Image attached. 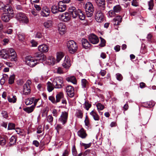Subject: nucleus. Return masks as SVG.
I'll list each match as a JSON object with an SVG mask.
<instances>
[{
  "mask_svg": "<svg viewBox=\"0 0 156 156\" xmlns=\"http://www.w3.org/2000/svg\"><path fill=\"white\" fill-rule=\"evenodd\" d=\"M67 47L69 52L73 54L77 51L78 46L76 42L73 41H69L67 43Z\"/></svg>",
  "mask_w": 156,
  "mask_h": 156,
  "instance_id": "1",
  "label": "nucleus"
},
{
  "mask_svg": "<svg viewBox=\"0 0 156 156\" xmlns=\"http://www.w3.org/2000/svg\"><path fill=\"white\" fill-rule=\"evenodd\" d=\"M16 18L20 23L27 24L29 23V19L26 15L22 12H20L16 15Z\"/></svg>",
  "mask_w": 156,
  "mask_h": 156,
  "instance_id": "2",
  "label": "nucleus"
},
{
  "mask_svg": "<svg viewBox=\"0 0 156 156\" xmlns=\"http://www.w3.org/2000/svg\"><path fill=\"white\" fill-rule=\"evenodd\" d=\"M86 15L88 17L92 16L94 11V7L92 4L90 2H87L85 7Z\"/></svg>",
  "mask_w": 156,
  "mask_h": 156,
  "instance_id": "3",
  "label": "nucleus"
},
{
  "mask_svg": "<svg viewBox=\"0 0 156 156\" xmlns=\"http://www.w3.org/2000/svg\"><path fill=\"white\" fill-rule=\"evenodd\" d=\"M68 116V113L66 111L62 112L58 119V121L62 123L63 125H65L67 122Z\"/></svg>",
  "mask_w": 156,
  "mask_h": 156,
  "instance_id": "4",
  "label": "nucleus"
},
{
  "mask_svg": "<svg viewBox=\"0 0 156 156\" xmlns=\"http://www.w3.org/2000/svg\"><path fill=\"white\" fill-rule=\"evenodd\" d=\"M7 50L9 58L10 59L11 61H16L17 60V57L15 50L12 48H7Z\"/></svg>",
  "mask_w": 156,
  "mask_h": 156,
  "instance_id": "5",
  "label": "nucleus"
},
{
  "mask_svg": "<svg viewBox=\"0 0 156 156\" xmlns=\"http://www.w3.org/2000/svg\"><path fill=\"white\" fill-rule=\"evenodd\" d=\"M31 81L28 80L24 84L23 87V94L25 95H28L30 93V85L31 84Z\"/></svg>",
  "mask_w": 156,
  "mask_h": 156,
  "instance_id": "6",
  "label": "nucleus"
},
{
  "mask_svg": "<svg viewBox=\"0 0 156 156\" xmlns=\"http://www.w3.org/2000/svg\"><path fill=\"white\" fill-rule=\"evenodd\" d=\"M63 83L62 78L60 77H56L53 80V85L56 88H60L62 87Z\"/></svg>",
  "mask_w": 156,
  "mask_h": 156,
  "instance_id": "7",
  "label": "nucleus"
},
{
  "mask_svg": "<svg viewBox=\"0 0 156 156\" xmlns=\"http://www.w3.org/2000/svg\"><path fill=\"white\" fill-rule=\"evenodd\" d=\"M58 18L61 21L67 22L70 20L71 16L69 13L66 12L60 14L58 16Z\"/></svg>",
  "mask_w": 156,
  "mask_h": 156,
  "instance_id": "8",
  "label": "nucleus"
},
{
  "mask_svg": "<svg viewBox=\"0 0 156 156\" xmlns=\"http://www.w3.org/2000/svg\"><path fill=\"white\" fill-rule=\"evenodd\" d=\"M26 59L27 63L30 67H33L37 64V60L30 56L27 57Z\"/></svg>",
  "mask_w": 156,
  "mask_h": 156,
  "instance_id": "9",
  "label": "nucleus"
},
{
  "mask_svg": "<svg viewBox=\"0 0 156 156\" xmlns=\"http://www.w3.org/2000/svg\"><path fill=\"white\" fill-rule=\"evenodd\" d=\"M80 9H77L74 6H72L69 8V11L72 17L73 18H75L77 17L78 14L79 13V10Z\"/></svg>",
  "mask_w": 156,
  "mask_h": 156,
  "instance_id": "10",
  "label": "nucleus"
},
{
  "mask_svg": "<svg viewBox=\"0 0 156 156\" xmlns=\"http://www.w3.org/2000/svg\"><path fill=\"white\" fill-rule=\"evenodd\" d=\"M95 19L99 23L102 22L104 20V16L100 10H98L95 13Z\"/></svg>",
  "mask_w": 156,
  "mask_h": 156,
  "instance_id": "11",
  "label": "nucleus"
},
{
  "mask_svg": "<svg viewBox=\"0 0 156 156\" xmlns=\"http://www.w3.org/2000/svg\"><path fill=\"white\" fill-rule=\"evenodd\" d=\"M88 38L90 42L93 44H97L99 41L97 36L93 34H90Z\"/></svg>",
  "mask_w": 156,
  "mask_h": 156,
  "instance_id": "12",
  "label": "nucleus"
},
{
  "mask_svg": "<svg viewBox=\"0 0 156 156\" xmlns=\"http://www.w3.org/2000/svg\"><path fill=\"white\" fill-rule=\"evenodd\" d=\"M66 91L67 95L70 98H73L74 95V88L71 86H68L66 88Z\"/></svg>",
  "mask_w": 156,
  "mask_h": 156,
  "instance_id": "13",
  "label": "nucleus"
},
{
  "mask_svg": "<svg viewBox=\"0 0 156 156\" xmlns=\"http://www.w3.org/2000/svg\"><path fill=\"white\" fill-rule=\"evenodd\" d=\"M3 10L5 12V13L9 14L10 16H13V11L11 6L9 5L5 6Z\"/></svg>",
  "mask_w": 156,
  "mask_h": 156,
  "instance_id": "14",
  "label": "nucleus"
},
{
  "mask_svg": "<svg viewBox=\"0 0 156 156\" xmlns=\"http://www.w3.org/2000/svg\"><path fill=\"white\" fill-rule=\"evenodd\" d=\"M8 55L7 48L2 49L0 51V56L3 59L9 58Z\"/></svg>",
  "mask_w": 156,
  "mask_h": 156,
  "instance_id": "15",
  "label": "nucleus"
},
{
  "mask_svg": "<svg viewBox=\"0 0 156 156\" xmlns=\"http://www.w3.org/2000/svg\"><path fill=\"white\" fill-rule=\"evenodd\" d=\"M58 30L61 34H64L66 29V25L63 23H60L58 25Z\"/></svg>",
  "mask_w": 156,
  "mask_h": 156,
  "instance_id": "16",
  "label": "nucleus"
},
{
  "mask_svg": "<svg viewBox=\"0 0 156 156\" xmlns=\"http://www.w3.org/2000/svg\"><path fill=\"white\" fill-rule=\"evenodd\" d=\"M38 50L40 52L42 53H46L49 50L48 46L45 44H42L38 46Z\"/></svg>",
  "mask_w": 156,
  "mask_h": 156,
  "instance_id": "17",
  "label": "nucleus"
},
{
  "mask_svg": "<svg viewBox=\"0 0 156 156\" xmlns=\"http://www.w3.org/2000/svg\"><path fill=\"white\" fill-rule=\"evenodd\" d=\"M71 65L69 57L67 56H66L64 61L62 64V66L66 69H68L71 66Z\"/></svg>",
  "mask_w": 156,
  "mask_h": 156,
  "instance_id": "18",
  "label": "nucleus"
},
{
  "mask_svg": "<svg viewBox=\"0 0 156 156\" xmlns=\"http://www.w3.org/2000/svg\"><path fill=\"white\" fill-rule=\"evenodd\" d=\"M77 134L79 137L82 139L85 138L87 136L86 131L83 128H81L78 131Z\"/></svg>",
  "mask_w": 156,
  "mask_h": 156,
  "instance_id": "19",
  "label": "nucleus"
},
{
  "mask_svg": "<svg viewBox=\"0 0 156 156\" xmlns=\"http://www.w3.org/2000/svg\"><path fill=\"white\" fill-rule=\"evenodd\" d=\"M59 12L64 11L66 9V5L62 2H59L58 4Z\"/></svg>",
  "mask_w": 156,
  "mask_h": 156,
  "instance_id": "20",
  "label": "nucleus"
},
{
  "mask_svg": "<svg viewBox=\"0 0 156 156\" xmlns=\"http://www.w3.org/2000/svg\"><path fill=\"white\" fill-rule=\"evenodd\" d=\"M81 42L83 47L85 49H88L90 47V44L86 39H82Z\"/></svg>",
  "mask_w": 156,
  "mask_h": 156,
  "instance_id": "21",
  "label": "nucleus"
},
{
  "mask_svg": "<svg viewBox=\"0 0 156 156\" xmlns=\"http://www.w3.org/2000/svg\"><path fill=\"white\" fill-rule=\"evenodd\" d=\"M50 10L46 7H44L41 12V15L43 16H47L49 15Z\"/></svg>",
  "mask_w": 156,
  "mask_h": 156,
  "instance_id": "22",
  "label": "nucleus"
},
{
  "mask_svg": "<svg viewBox=\"0 0 156 156\" xmlns=\"http://www.w3.org/2000/svg\"><path fill=\"white\" fill-rule=\"evenodd\" d=\"M122 19V17L120 16H116L113 19V21L114 22H115L114 25H118L119 23L121 22Z\"/></svg>",
  "mask_w": 156,
  "mask_h": 156,
  "instance_id": "23",
  "label": "nucleus"
},
{
  "mask_svg": "<svg viewBox=\"0 0 156 156\" xmlns=\"http://www.w3.org/2000/svg\"><path fill=\"white\" fill-rule=\"evenodd\" d=\"M53 22L52 20H48L44 22V25L45 28H51L53 25Z\"/></svg>",
  "mask_w": 156,
  "mask_h": 156,
  "instance_id": "24",
  "label": "nucleus"
},
{
  "mask_svg": "<svg viewBox=\"0 0 156 156\" xmlns=\"http://www.w3.org/2000/svg\"><path fill=\"white\" fill-rule=\"evenodd\" d=\"M90 114L92 116L94 119L95 121H98L99 119V117L98 114L94 110L92 111Z\"/></svg>",
  "mask_w": 156,
  "mask_h": 156,
  "instance_id": "25",
  "label": "nucleus"
},
{
  "mask_svg": "<svg viewBox=\"0 0 156 156\" xmlns=\"http://www.w3.org/2000/svg\"><path fill=\"white\" fill-rule=\"evenodd\" d=\"M66 80L68 82H71L73 84H75L76 83V80L75 76H70L67 77Z\"/></svg>",
  "mask_w": 156,
  "mask_h": 156,
  "instance_id": "26",
  "label": "nucleus"
},
{
  "mask_svg": "<svg viewBox=\"0 0 156 156\" xmlns=\"http://www.w3.org/2000/svg\"><path fill=\"white\" fill-rule=\"evenodd\" d=\"M35 108L34 105H32L30 107L23 108V110L27 113H30L33 111Z\"/></svg>",
  "mask_w": 156,
  "mask_h": 156,
  "instance_id": "27",
  "label": "nucleus"
},
{
  "mask_svg": "<svg viewBox=\"0 0 156 156\" xmlns=\"http://www.w3.org/2000/svg\"><path fill=\"white\" fill-rule=\"evenodd\" d=\"M11 17H12L10 16L9 14L5 13L3 14L2 16V20L4 22H7L10 20Z\"/></svg>",
  "mask_w": 156,
  "mask_h": 156,
  "instance_id": "28",
  "label": "nucleus"
},
{
  "mask_svg": "<svg viewBox=\"0 0 156 156\" xmlns=\"http://www.w3.org/2000/svg\"><path fill=\"white\" fill-rule=\"evenodd\" d=\"M96 3L98 6L104 7L105 5V0H95Z\"/></svg>",
  "mask_w": 156,
  "mask_h": 156,
  "instance_id": "29",
  "label": "nucleus"
},
{
  "mask_svg": "<svg viewBox=\"0 0 156 156\" xmlns=\"http://www.w3.org/2000/svg\"><path fill=\"white\" fill-rule=\"evenodd\" d=\"M63 97L64 95L62 93L60 92L56 96L57 103L59 102L60 100L63 98Z\"/></svg>",
  "mask_w": 156,
  "mask_h": 156,
  "instance_id": "30",
  "label": "nucleus"
},
{
  "mask_svg": "<svg viewBox=\"0 0 156 156\" xmlns=\"http://www.w3.org/2000/svg\"><path fill=\"white\" fill-rule=\"evenodd\" d=\"M46 62L49 65H54L55 63V59L51 57H49L48 58H46Z\"/></svg>",
  "mask_w": 156,
  "mask_h": 156,
  "instance_id": "31",
  "label": "nucleus"
},
{
  "mask_svg": "<svg viewBox=\"0 0 156 156\" xmlns=\"http://www.w3.org/2000/svg\"><path fill=\"white\" fill-rule=\"evenodd\" d=\"M56 60L58 62H59L64 56V54L62 52H58L56 54Z\"/></svg>",
  "mask_w": 156,
  "mask_h": 156,
  "instance_id": "32",
  "label": "nucleus"
},
{
  "mask_svg": "<svg viewBox=\"0 0 156 156\" xmlns=\"http://www.w3.org/2000/svg\"><path fill=\"white\" fill-rule=\"evenodd\" d=\"M34 98H28L25 100V103L26 105H28L33 103L34 101Z\"/></svg>",
  "mask_w": 156,
  "mask_h": 156,
  "instance_id": "33",
  "label": "nucleus"
},
{
  "mask_svg": "<svg viewBox=\"0 0 156 156\" xmlns=\"http://www.w3.org/2000/svg\"><path fill=\"white\" fill-rule=\"evenodd\" d=\"M58 5H52L51 8V11L54 14H55L58 12H59L58 10Z\"/></svg>",
  "mask_w": 156,
  "mask_h": 156,
  "instance_id": "34",
  "label": "nucleus"
},
{
  "mask_svg": "<svg viewBox=\"0 0 156 156\" xmlns=\"http://www.w3.org/2000/svg\"><path fill=\"white\" fill-rule=\"evenodd\" d=\"M47 89L48 92H51L54 89L53 85L50 82H48L47 83Z\"/></svg>",
  "mask_w": 156,
  "mask_h": 156,
  "instance_id": "35",
  "label": "nucleus"
},
{
  "mask_svg": "<svg viewBox=\"0 0 156 156\" xmlns=\"http://www.w3.org/2000/svg\"><path fill=\"white\" fill-rule=\"evenodd\" d=\"M84 108L88 111L91 107V105L89 103L88 101H85L83 105Z\"/></svg>",
  "mask_w": 156,
  "mask_h": 156,
  "instance_id": "36",
  "label": "nucleus"
},
{
  "mask_svg": "<svg viewBox=\"0 0 156 156\" xmlns=\"http://www.w3.org/2000/svg\"><path fill=\"white\" fill-rule=\"evenodd\" d=\"M18 39L20 41H24L25 39V36L23 33L19 32L18 34Z\"/></svg>",
  "mask_w": 156,
  "mask_h": 156,
  "instance_id": "37",
  "label": "nucleus"
},
{
  "mask_svg": "<svg viewBox=\"0 0 156 156\" xmlns=\"http://www.w3.org/2000/svg\"><path fill=\"white\" fill-rule=\"evenodd\" d=\"M76 116L78 118L82 119L83 116V113L80 110H77L75 114Z\"/></svg>",
  "mask_w": 156,
  "mask_h": 156,
  "instance_id": "38",
  "label": "nucleus"
},
{
  "mask_svg": "<svg viewBox=\"0 0 156 156\" xmlns=\"http://www.w3.org/2000/svg\"><path fill=\"white\" fill-rule=\"evenodd\" d=\"M79 13L78 14L77 17L81 20H84L85 16L84 14L82 12L81 10H79Z\"/></svg>",
  "mask_w": 156,
  "mask_h": 156,
  "instance_id": "39",
  "label": "nucleus"
},
{
  "mask_svg": "<svg viewBox=\"0 0 156 156\" xmlns=\"http://www.w3.org/2000/svg\"><path fill=\"white\" fill-rule=\"evenodd\" d=\"M16 137L15 136H12L10 139V144L11 145H14L16 143Z\"/></svg>",
  "mask_w": 156,
  "mask_h": 156,
  "instance_id": "40",
  "label": "nucleus"
},
{
  "mask_svg": "<svg viewBox=\"0 0 156 156\" xmlns=\"http://www.w3.org/2000/svg\"><path fill=\"white\" fill-rule=\"evenodd\" d=\"M121 9V8L119 5H117L114 6L113 7V10L115 12H119Z\"/></svg>",
  "mask_w": 156,
  "mask_h": 156,
  "instance_id": "41",
  "label": "nucleus"
},
{
  "mask_svg": "<svg viewBox=\"0 0 156 156\" xmlns=\"http://www.w3.org/2000/svg\"><path fill=\"white\" fill-rule=\"evenodd\" d=\"M7 98L9 101L10 102L14 103L16 102V96H12V98H11L9 96H8Z\"/></svg>",
  "mask_w": 156,
  "mask_h": 156,
  "instance_id": "42",
  "label": "nucleus"
},
{
  "mask_svg": "<svg viewBox=\"0 0 156 156\" xmlns=\"http://www.w3.org/2000/svg\"><path fill=\"white\" fill-rule=\"evenodd\" d=\"M15 78V76L14 74L10 76L9 80V84H12L14 82Z\"/></svg>",
  "mask_w": 156,
  "mask_h": 156,
  "instance_id": "43",
  "label": "nucleus"
},
{
  "mask_svg": "<svg viewBox=\"0 0 156 156\" xmlns=\"http://www.w3.org/2000/svg\"><path fill=\"white\" fill-rule=\"evenodd\" d=\"M115 12L114 10H111L108 12V17H113L115 16Z\"/></svg>",
  "mask_w": 156,
  "mask_h": 156,
  "instance_id": "44",
  "label": "nucleus"
},
{
  "mask_svg": "<svg viewBox=\"0 0 156 156\" xmlns=\"http://www.w3.org/2000/svg\"><path fill=\"white\" fill-rule=\"evenodd\" d=\"M53 120V118L52 115H49L47 117V121L51 124H52Z\"/></svg>",
  "mask_w": 156,
  "mask_h": 156,
  "instance_id": "45",
  "label": "nucleus"
},
{
  "mask_svg": "<svg viewBox=\"0 0 156 156\" xmlns=\"http://www.w3.org/2000/svg\"><path fill=\"white\" fill-rule=\"evenodd\" d=\"M88 82L85 79H83L81 81V84L82 87L83 88L86 87L87 85V84Z\"/></svg>",
  "mask_w": 156,
  "mask_h": 156,
  "instance_id": "46",
  "label": "nucleus"
},
{
  "mask_svg": "<svg viewBox=\"0 0 156 156\" xmlns=\"http://www.w3.org/2000/svg\"><path fill=\"white\" fill-rule=\"evenodd\" d=\"M148 5L149 6L148 9L149 10H152L154 6V3L153 0H150L148 2Z\"/></svg>",
  "mask_w": 156,
  "mask_h": 156,
  "instance_id": "47",
  "label": "nucleus"
},
{
  "mask_svg": "<svg viewBox=\"0 0 156 156\" xmlns=\"http://www.w3.org/2000/svg\"><path fill=\"white\" fill-rule=\"evenodd\" d=\"M116 77L117 80L119 81H121L123 79V76L119 73H117L116 74Z\"/></svg>",
  "mask_w": 156,
  "mask_h": 156,
  "instance_id": "48",
  "label": "nucleus"
},
{
  "mask_svg": "<svg viewBox=\"0 0 156 156\" xmlns=\"http://www.w3.org/2000/svg\"><path fill=\"white\" fill-rule=\"evenodd\" d=\"M100 39L101 42L100 44H99V46L101 47H104L105 45V41L104 39L101 37H100Z\"/></svg>",
  "mask_w": 156,
  "mask_h": 156,
  "instance_id": "49",
  "label": "nucleus"
},
{
  "mask_svg": "<svg viewBox=\"0 0 156 156\" xmlns=\"http://www.w3.org/2000/svg\"><path fill=\"white\" fill-rule=\"evenodd\" d=\"M96 106L98 111L102 110L104 108V106L100 103H98Z\"/></svg>",
  "mask_w": 156,
  "mask_h": 156,
  "instance_id": "50",
  "label": "nucleus"
},
{
  "mask_svg": "<svg viewBox=\"0 0 156 156\" xmlns=\"http://www.w3.org/2000/svg\"><path fill=\"white\" fill-rule=\"evenodd\" d=\"M46 56L44 55L41 54L40 58H38V60L46 61Z\"/></svg>",
  "mask_w": 156,
  "mask_h": 156,
  "instance_id": "51",
  "label": "nucleus"
},
{
  "mask_svg": "<svg viewBox=\"0 0 156 156\" xmlns=\"http://www.w3.org/2000/svg\"><path fill=\"white\" fill-rule=\"evenodd\" d=\"M72 150L73 155V156H76L77 154V152L75 146L74 145L73 146Z\"/></svg>",
  "mask_w": 156,
  "mask_h": 156,
  "instance_id": "52",
  "label": "nucleus"
},
{
  "mask_svg": "<svg viewBox=\"0 0 156 156\" xmlns=\"http://www.w3.org/2000/svg\"><path fill=\"white\" fill-rule=\"evenodd\" d=\"M6 141L4 138L1 137L0 138V144L1 145L4 146L6 144Z\"/></svg>",
  "mask_w": 156,
  "mask_h": 156,
  "instance_id": "53",
  "label": "nucleus"
},
{
  "mask_svg": "<svg viewBox=\"0 0 156 156\" xmlns=\"http://www.w3.org/2000/svg\"><path fill=\"white\" fill-rule=\"evenodd\" d=\"M15 127V125L12 123H9L8 124V129L11 130L14 129Z\"/></svg>",
  "mask_w": 156,
  "mask_h": 156,
  "instance_id": "54",
  "label": "nucleus"
},
{
  "mask_svg": "<svg viewBox=\"0 0 156 156\" xmlns=\"http://www.w3.org/2000/svg\"><path fill=\"white\" fill-rule=\"evenodd\" d=\"M55 128L57 131V132H58L59 130L63 129V126L61 124H58L55 127Z\"/></svg>",
  "mask_w": 156,
  "mask_h": 156,
  "instance_id": "55",
  "label": "nucleus"
},
{
  "mask_svg": "<svg viewBox=\"0 0 156 156\" xmlns=\"http://www.w3.org/2000/svg\"><path fill=\"white\" fill-rule=\"evenodd\" d=\"M48 99L53 104L57 103L56 100H55V98L52 96H49L48 98Z\"/></svg>",
  "mask_w": 156,
  "mask_h": 156,
  "instance_id": "56",
  "label": "nucleus"
},
{
  "mask_svg": "<svg viewBox=\"0 0 156 156\" xmlns=\"http://www.w3.org/2000/svg\"><path fill=\"white\" fill-rule=\"evenodd\" d=\"M9 40L8 38H4L2 41V44L4 45H6L9 43Z\"/></svg>",
  "mask_w": 156,
  "mask_h": 156,
  "instance_id": "57",
  "label": "nucleus"
},
{
  "mask_svg": "<svg viewBox=\"0 0 156 156\" xmlns=\"http://www.w3.org/2000/svg\"><path fill=\"white\" fill-rule=\"evenodd\" d=\"M30 43L31 44V46L32 47H36L38 44L37 42L34 40H31Z\"/></svg>",
  "mask_w": 156,
  "mask_h": 156,
  "instance_id": "58",
  "label": "nucleus"
},
{
  "mask_svg": "<svg viewBox=\"0 0 156 156\" xmlns=\"http://www.w3.org/2000/svg\"><path fill=\"white\" fill-rule=\"evenodd\" d=\"M1 114L2 115V116L5 118H6L8 116L7 112L5 111H2Z\"/></svg>",
  "mask_w": 156,
  "mask_h": 156,
  "instance_id": "59",
  "label": "nucleus"
},
{
  "mask_svg": "<svg viewBox=\"0 0 156 156\" xmlns=\"http://www.w3.org/2000/svg\"><path fill=\"white\" fill-rule=\"evenodd\" d=\"M148 104V106H147V107H151L154 106L155 105V104L154 102L150 101L147 102Z\"/></svg>",
  "mask_w": 156,
  "mask_h": 156,
  "instance_id": "60",
  "label": "nucleus"
},
{
  "mask_svg": "<svg viewBox=\"0 0 156 156\" xmlns=\"http://www.w3.org/2000/svg\"><path fill=\"white\" fill-rule=\"evenodd\" d=\"M43 37V36L40 32H37L36 34L35 37L38 38H41Z\"/></svg>",
  "mask_w": 156,
  "mask_h": 156,
  "instance_id": "61",
  "label": "nucleus"
},
{
  "mask_svg": "<svg viewBox=\"0 0 156 156\" xmlns=\"http://www.w3.org/2000/svg\"><path fill=\"white\" fill-rule=\"evenodd\" d=\"M57 72L58 74H62L63 73V71L62 68L60 67H59L57 68Z\"/></svg>",
  "mask_w": 156,
  "mask_h": 156,
  "instance_id": "62",
  "label": "nucleus"
},
{
  "mask_svg": "<svg viewBox=\"0 0 156 156\" xmlns=\"http://www.w3.org/2000/svg\"><path fill=\"white\" fill-rule=\"evenodd\" d=\"M52 113L53 115L55 117H57L58 116V112L57 110L55 109H54L52 111Z\"/></svg>",
  "mask_w": 156,
  "mask_h": 156,
  "instance_id": "63",
  "label": "nucleus"
},
{
  "mask_svg": "<svg viewBox=\"0 0 156 156\" xmlns=\"http://www.w3.org/2000/svg\"><path fill=\"white\" fill-rule=\"evenodd\" d=\"M69 152L67 150H66L62 154V156H68Z\"/></svg>",
  "mask_w": 156,
  "mask_h": 156,
  "instance_id": "64",
  "label": "nucleus"
}]
</instances>
